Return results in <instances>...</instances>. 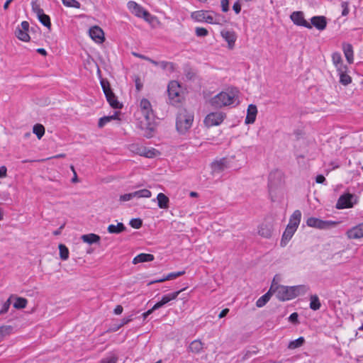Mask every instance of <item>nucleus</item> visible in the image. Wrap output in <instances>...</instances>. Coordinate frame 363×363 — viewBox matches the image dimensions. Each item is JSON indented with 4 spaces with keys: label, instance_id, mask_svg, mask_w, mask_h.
I'll return each mask as SVG.
<instances>
[{
    "label": "nucleus",
    "instance_id": "nucleus-1",
    "mask_svg": "<svg viewBox=\"0 0 363 363\" xmlns=\"http://www.w3.org/2000/svg\"><path fill=\"white\" fill-rule=\"evenodd\" d=\"M140 111L145 120V123H142L141 125L142 129H145L143 135L147 138H152L155 130L152 124L155 119V114L149 100L147 99H141L140 102Z\"/></svg>",
    "mask_w": 363,
    "mask_h": 363
},
{
    "label": "nucleus",
    "instance_id": "nucleus-2",
    "mask_svg": "<svg viewBox=\"0 0 363 363\" xmlns=\"http://www.w3.org/2000/svg\"><path fill=\"white\" fill-rule=\"evenodd\" d=\"M194 114L186 109L179 111L176 122L177 130L181 134H184L191 127Z\"/></svg>",
    "mask_w": 363,
    "mask_h": 363
},
{
    "label": "nucleus",
    "instance_id": "nucleus-3",
    "mask_svg": "<svg viewBox=\"0 0 363 363\" xmlns=\"http://www.w3.org/2000/svg\"><path fill=\"white\" fill-rule=\"evenodd\" d=\"M196 21L206 22L210 24H220L222 16L212 11L200 10L194 11L191 15Z\"/></svg>",
    "mask_w": 363,
    "mask_h": 363
},
{
    "label": "nucleus",
    "instance_id": "nucleus-4",
    "mask_svg": "<svg viewBox=\"0 0 363 363\" xmlns=\"http://www.w3.org/2000/svg\"><path fill=\"white\" fill-rule=\"evenodd\" d=\"M235 94L233 92L222 91L209 101L211 106L215 108L230 106L234 103Z\"/></svg>",
    "mask_w": 363,
    "mask_h": 363
},
{
    "label": "nucleus",
    "instance_id": "nucleus-5",
    "mask_svg": "<svg viewBox=\"0 0 363 363\" xmlns=\"http://www.w3.org/2000/svg\"><path fill=\"white\" fill-rule=\"evenodd\" d=\"M292 291L291 286L279 285L274 280L270 286V292L274 294L276 297L282 301L294 298V293Z\"/></svg>",
    "mask_w": 363,
    "mask_h": 363
},
{
    "label": "nucleus",
    "instance_id": "nucleus-6",
    "mask_svg": "<svg viewBox=\"0 0 363 363\" xmlns=\"http://www.w3.org/2000/svg\"><path fill=\"white\" fill-rule=\"evenodd\" d=\"M338 224V221L323 220L315 217H310L306 220L308 226L319 230H328L336 227Z\"/></svg>",
    "mask_w": 363,
    "mask_h": 363
},
{
    "label": "nucleus",
    "instance_id": "nucleus-7",
    "mask_svg": "<svg viewBox=\"0 0 363 363\" xmlns=\"http://www.w3.org/2000/svg\"><path fill=\"white\" fill-rule=\"evenodd\" d=\"M128 150L134 154L139 155L147 158L156 157L159 152L155 148H147L139 143H132L128 145Z\"/></svg>",
    "mask_w": 363,
    "mask_h": 363
},
{
    "label": "nucleus",
    "instance_id": "nucleus-8",
    "mask_svg": "<svg viewBox=\"0 0 363 363\" xmlns=\"http://www.w3.org/2000/svg\"><path fill=\"white\" fill-rule=\"evenodd\" d=\"M283 183L284 178L282 172L279 170L272 172L269 175L268 182L269 194H272L273 191L281 186Z\"/></svg>",
    "mask_w": 363,
    "mask_h": 363
},
{
    "label": "nucleus",
    "instance_id": "nucleus-9",
    "mask_svg": "<svg viewBox=\"0 0 363 363\" xmlns=\"http://www.w3.org/2000/svg\"><path fill=\"white\" fill-rule=\"evenodd\" d=\"M357 203V197L352 194H345L340 196L336 203L337 209H344L353 207Z\"/></svg>",
    "mask_w": 363,
    "mask_h": 363
},
{
    "label": "nucleus",
    "instance_id": "nucleus-10",
    "mask_svg": "<svg viewBox=\"0 0 363 363\" xmlns=\"http://www.w3.org/2000/svg\"><path fill=\"white\" fill-rule=\"evenodd\" d=\"M168 95L172 104L179 103L181 101L182 87L177 81H172L168 84Z\"/></svg>",
    "mask_w": 363,
    "mask_h": 363
},
{
    "label": "nucleus",
    "instance_id": "nucleus-11",
    "mask_svg": "<svg viewBox=\"0 0 363 363\" xmlns=\"http://www.w3.org/2000/svg\"><path fill=\"white\" fill-rule=\"evenodd\" d=\"M225 118V114L223 112H212L206 116L203 122L207 127H212L220 125Z\"/></svg>",
    "mask_w": 363,
    "mask_h": 363
},
{
    "label": "nucleus",
    "instance_id": "nucleus-12",
    "mask_svg": "<svg viewBox=\"0 0 363 363\" xmlns=\"http://www.w3.org/2000/svg\"><path fill=\"white\" fill-rule=\"evenodd\" d=\"M290 18L294 23L297 26H303L309 29L312 28L311 25L305 20L303 13L302 11H294L291 14Z\"/></svg>",
    "mask_w": 363,
    "mask_h": 363
},
{
    "label": "nucleus",
    "instance_id": "nucleus-13",
    "mask_svg": "<svg viewBox=\"0 0 363 363\" xmlns=\"http://www.w3.org/2000/svg\"><path fill=\"white\" fill-rule=\"evenodd\" d=\"M89 36L97 43H102L104 41V33L103 30L97 26H93L89 29Z\"/></svg>",
    "mask_w": 363,
    "mask_h": 363
},
{
    "label": "nucleus",
    "instance_id": "nucleus-14",
    "mask_svg": "<svg viewBox=\"0 0 363 363\" xmlns=\"http://www.w3.org/2000/svg\"><path fill=\"white\" fill-rule=\"evenodd\" d=\"M346 235L349 239H359L363 238V223H359L346 232Z\"/></svg>",
    "mask_w": 363,
    "mask_h": 363
},
{
    "label": "nucleus",
    "instance_id": "nucleus-15",
    "mask_svg": "<svg viewBox=\"0 0 363 363\" xmlns=\"http://www.w3.org/2000/svg\"><path fill=\"white\" fill-rule=\"evenodd\" d=\"M273 232V223L269 221L262 223L258 230V234L265 238H269Z\"/></svg>",
    "mask_w": 363,
    "mask_h": 363
},
{
    "label": "nucleus",
    "instance_id": "nucleus-16",
    "mask_svg": "<svg viewBox=\"0 0 363 363\" xmlns=\"http://www.w3.org/2000/svg\"><path fill=\"white\" fill-rule=\"evenodd\" d=\"M228 167V160L226 158H222L218 161L213 162L211 164L212 172L216 174H219Z\"/></svg>",
    "mask_w": 363,
    "mask_h": 363
},
{
    "label": "nucleus",
    "instance_id": "nucleus-17",
    "mask_svg": "<svg viewBox=\"0 0 363 363\" xmlns=\"http://www.w3.org/2000/svg\"><path fill=\"white\" fill-rule=\"evenodd\" d=\"M128 8L137 17L141 18L144 14L147 15V11L135 1H129L128 3Z\"/></svg>",
    "mask_w": 363,
    "mask_h": 363
},
{
    "label": "nucleus",
    "instance_id": "nucleus-18",
    "mask_svg": "<svg viewBox=\"0 0 363 363\" xmlns=\"http://www.w3.org/2000/svg\"><path fill=\"white\" fill-rule=\"evenodd\" d=\"M311 26H314L319 30H323L326 28L327 21L326 18L323 16H313L311 19Z\"/></svg>",
    "mask_w": 363,
    "mask_h": 363
},
{
    "label": "nucleus",
    "instance_id": "nucleus-19",
    "mask_svg": "<svg viewBox=\"0 0 363 363\" xmlns=\"http://www.w3.org/2000/svg\"><path fill=\"white\" fill-rule=\"evenodd\" d=\"M257 114V106L254 104H250L247 111V116L245 123L246 124H252L255 123Z\"/></svg>",
    "mask_w": 363,
    "mask_h": 363
},
{
    "label": "nucleus",
    "instance_id": "nucleus-20",
    "mask_svg": "<svg viewBox=\"0 0 363 363\" xmlns=\"http://www.w3.org/2000/svg\"><path fill=\"white\" fill-rule=\"evenodd\" d=\"M301 218V212L299 210L294 211L290 217L289 222L287 226H291V228L296 230L300 224Z\"/></svg>",
    "mask_w": 363,
    "mask_h": 363
},
{
    "label": "nucleus",
    "instance_id": "nucleus-21",
    "mask_svg": "<svg viewBox=\"0 0 363 363\" xmlns=\"http://www.w3.org/2000/svg\"><path fill=\"white\" fill-rule=\"evenodd\" d=\"M221 36L228 42V48L232 49L234 47L235 42L236 40V35L233 31L230 30H222Z\"/></svg>",
    "mask_w": 363,
    "mask_h": 363
},
{
    "label": "nucleus",
    "instance_id": "nucleus-22",
    "mask_svg": "<svg viewBox=\"0 0 363 363\" xmlns=\"http://www.w3.org/2000/svg\"><path fill=\"white\" fill-rule=\"evenodd\" d=\"M296 230L291 228V226H286L281 238L280 245L281 247H285L289 241L291 239L294 234Z\"/></svg>",
    "mask_w": 363,
    "mask_h": 363
},
{
    "label": "nucleus",
    "instance_id": "nucleus-23",
    "mask_svg": "<svg viewBox=\"0 0 363 363\" xmlns=\"http://www.w3.org/2000/svg\"><path fill=\"white\" fill-rule=\"evenodd\" d=\"M332 60L337 71H345L347 68L342 63L340 53L334 52L332 55Z\"/></svg>",
    "mask_w": 363,
    "mask_h": 363
},
{
    "label": "nucleus",
    "instance_id": "nucleus-24",
    "mask_svg": "<svg viewBox=\"0 0 363 363\" xmlns=\"http://www.w3.org/2000/svg\"><path fill=\"white\" fill-rule=\"evenodd\" d=\"M157 206L160 208L167 209L169 207V199L163 193H159L157 196Z\"/></svg>",
    "mask_w": 363,
    "mask_h": 363
},
{
    "label": "nucleus",
    "instance_id": "nucleus-25",
    "mask_svg": "<svg viewBox=\"0 0 363 363\" xmlns=\"http://www.w3.org/2000/svg\"><path fill=\"white\" fill-rule=\"evenodd\" d=\"M203 342L199 340H195L189 344L188 351L194 354H199L203 350Z\"/></svg>",
    "mask_w": 363,
    "mask_h": 363
},
{
    "label": "nucleus",
    "instance_id": "nucleus-26",
    "mask_svg": "<svg viewBox=\"0 0 363 363\" xmlns=\"http://www.w3.org/2000/svg\"><path fill=\"white\" fill-rule=\"evenodd\" d=\"M154 259L155 257L152 254L141 253L133 258V263L136 264L141 262H151Z\"/></svg>",
    "mask_w": 363,
    "mask_h": 363
},
{
    "label": "nucleus",
    "instance_id": "nucleus-27",
    "mask_svg": "<svg viewBox=\"0 0 363 363\" xmlns=\"http://www.w3.org/2000/svg\"><path fill=\"white\" fill-rule=\"evenodd\" d=\"M342 49L347 62L350 64L353 63V48L352 45L349 43H343Z\"/></svg>",
    "mask_w": 363,
    "mask_h": 363
},
{
    "label": "nucleus",
    "instance_id": "nucleus-28",
    "mask_svg": "<svg viewBox=\"0 0 363 363\" xmlns=\"http://www.w3.org/2000/svg\"><path fill=\"white\" fill-rule=\"evenodd\" d=\"M125 230L126 228L122 223H118L117 225L111 224L107 228L108 232L111 234H119Z\"/></svg>",
    "mask_w": 363,
    "mask_h": 363
},
{
    "label": "nucleus",
    "instance_id": "nucleus-29",
    "mask_svg": "<svg viewBox=\"0 0 363 363\" xmlns=\"http://www.w3.org/2000/svg\"><path fill=\"white\" fill-rule=\"evenodd\" d=\"M106 98L112 108H121L122 107V104L118 101L117 97L113 92L106 94Z\"/></svg>",
    "mask_w": 363,
    "mask_h": 363
},
{
    "label": "nucleus",
    "instance_id": "nucleus-30",
    "mask_svg": "<svg viewBox=\"0 0 363 363\" xmlns=\"http://www.w3.org/2000/svg\"><path fill=\"white\" fill-rule=\"evenodd\" d=\"M184 273H185L184 271H181V272H172V273H169L166 277H163L162 279H160L151 281L149 284H154V283L163 282V281H164L166 280L173 279H175V278H177V277H178L179 276H182V275L184 274Z\"/></svg>",
    "mask_w": 363,
    "mask_h": 363
},
{
    "label": "nucleus",
    "instance_id": "nucleus-31",
    "mask_svg": "<svg viewBox=\"0 0 363 363\" xmlns=\"http://www.w3.org/2000/svg\"><path fill=\"white\" fill-rule=\"evenodd\" d=\"M133 199H142V198H150L152 196V193L150 190L147 189H140L135 191L132 192Z\"/></svg>",
    "mask_w": 363,
    "mask_h": 363
},
{
    "label": "nucleus",
    "instance_id": "nucleus-32",
    "mask_svg": "<svg viewBox=\"0 0 363 363\" xmlns=\"http://www.w3.org/2000/svg\"><path fill=\"white\" fill-rule=\"evenodd\" d=\"M81 238L83 242L88 244L96 243L100 240V237L98 235L94 233L83 235Z\"/></svg>",
    "mask_w": 363,
    "mask_h": 363
},
{
    "label": "nucleus",
    "instance_id": "nucleus-33",
    "mask_svg": "<svg viewBox=\"0 0 363 363\" xmlns=\"http://www.w3.org/2000/svg\"><path fill=\"white\" fill-rule=\"evenodd\" d=\"M273 294L272 292H270V289L267 293L262 296L260 298H258V300L256 302V306L258 308L263 307L270 299V297Z\"/></svg>",
    "mask_w": 363,
    "mask_h": 363
},
{
    "label": "nucleus",
    "instance_id": "nucleus-34",
    "mask_svg": "<svg viewBox=\"0 0 363 363\" xmlns=\"http://www.w3.org/2000/svg\"><path fill=\"white\" fill-rule=\"evenodd\" d=\"M321 306L319 298L317 295H311L310 297V308L313 311L319 310Z\"/></svg>",
    "mask_w": 363,
    "mask_h": 363
},
{
    "label": "nucleus",
    "instance_id": "nucleus-35",
    "mask_svg": "<svg viewBox=\"0 0 363 363\" xmlns=\"http://www.w3.org/2000/svg\"><path fill=\"white\" fill-rule=\"evenodd\" d=\"M184 289L164 295L162 297V299L160 300L164 305L169 303L172 300H174L177 298L179 294L183 291Z\"/></svg>",
    "mask_w": 363,
    "mask_h": 363
},
{
    "label": "nucleus",
    "instance_id": "nucleus-36",
    "mask_svg": "<svg viewBox=\"0 0 363 363\" xmlns=\"http://www.w3.org/2000/svg\"><path fill=\"white\" fill-rule=\"evenodd\" d=\"M15 33L16 37L22 41L28 42L30 40V36L28 31L23 30V29H20L19 27L16 28Z\"/></svg>",
    "mask_w": 363,
    "mask_h": 363
},
{
    "label": "nucleus",
    "instance_id": "nucleus-37",
    "mask_svg": "<svg viewBox=\"0 0 363 363\" xmlns=\"http://www.w3.org/2000/svg\"><path fill=\"white\" fill-rule=\"evenodd\" d=\"M291 289H293L292 292L294 293V298L299 295L304 294L309 289L308 286L306 285L294 286H291Z\"/></svg>",
    "mask_w": 363,
    "mask_h": 363
},
{
    "label": "nucleus",
    "instance_id": "nucleus-38",
    "mask_svg": "<svg viewBox=\"0 0 363 363\" xmlns=\"http://www.w3.org/2000/svg\"><path fill=\"white\" fill-rule=\"evenodd\" d=\"M305 342V339L303 337H300L295 340L291 341L288 345V349L294 350L298 347H301Z\"/></svg>",
    "mask_w": 363,
    "mask_h": 363
},
{
    "label": "nucleus",
    "instance_id": "nucleus-39",
    "mask_svg": "<svg viewBox=\"0 0 363 363\" xmlns=\"http://www.w3.org/2000/svg\"><path fill=\"white\" fill-rule=\"evenodd\" d=\"M39 21L45 27L50 28L51 23L49 16L44 13V12L37 16Z\"/></svg>",
    "mask_w": 363,
    "mask_h": 363
},
{
    "label": "nucleus",
    "instance_id": "nucleus-40",
    "mask_svg": "<svg viewBox=\"0 0 363 363\" xmlns=\"http://www.w3.org/2000/svg\"><path fill=\"white\" fill-rule=\"evenodd\" d=\"M340 75V82L343 85L349 84L352 79L351 77L345 73L346 69L345 71H337Z\"/></svg>",
    "mask_w": 363,
    "mask_h": 363
},
{
    "label": "nucleus",
    "instance_id": "nucleus-41",
    "mask_svg": "<svg viewBox=\"0 0 363 363\" xmlns=\"http://www.w3.org/2000/svg\"><path fill=\"white\" fill-rule=\"evenodd\" d=\"M33 132L38 139H40L45 134V128L41 124H35L33 128Z\"/></svg>",
    "mask_w": 363,
    "mask_h": 363
},
{
    "label": "nucleus",
    "instance_id": "nucleus-42",
    "mask_svg": "<svg viewBox=\"0 0 363 363\" xmlns=\"http://www.w3.org/2000/svg\"><path fill=\"white\" fill-rule=\"evenodd\" d=\"M60 257L62 260H67L69 258V250L63 244L59 245Z\"/></svg>",
    "mask_w": 363,
    "mask_h": 363
},
{
    "label": "nucleus",
    "instance_id": "nucleus-43",
    "mask_svg": "<svg viewBox=\"0 0 363 363\" xmlns=\"http://www.w3.org/2000/svg\"><path fill=\"white\" fill-rule=\"evenodd\" d=\"M28 301L25 298L18 297L13 303V307L18 309L25 308Z\"/></svg>",
    "mask_w": 363,
    "mask_h": 363
},
{
    "label": "nucleus",
    "instance_id": "nucleus-44",
    "mask_svg": "<svg viewBox=\"0 0 363 363\" xmlns=\"http://www.w3.org/2000/svg\"><path fill=\"white\" fill-rule=\"evenodd\" d=\"M62 4L67 7L79 9L80 3L76 0H62Z\"/></svg>",
    "mask_w": 363,
    "mask_h": 363
},
{
    "label": "nucleus",
    "instance_id": "nucleus-45",
    "mask_svg": "<svg viewBox=\"0 0 363 363\" xmlns=\"http://www.w3.org/2000/svg\"><path fill=\"white\" fill-rule=\"evenodd\" d=\"M13 330L11 325H2L0 326V335L1 337L9 335Z\"/></svg>",
    "mask_w": 363,
    "mask_h": 363
},
{
    "label": "nucleus",
    "instance_id": "nucleus-46",
    "mask_svg": "<svg viewBox=\"0 0 363 363\" xmlns=\"http://www.w3.org/2000/svg\"><path fill=\"white\" fill-rule=\"evenodd\" d=\"M32 11L36 14V16L43 12V10L40 8L37 1H33L31 2Z\"/></svg>",
    "mask_w": 363,
    "mask_h": 363
},
{
    "label": "nucleus",
    "instance_id": "nucleus-47",
    "mask_svg": "<svg viewBox=\"0 0 363 363\" xmlns=\"http://www.w3.org/2000/svg\"><path fill=\"white\" fill-rule=\"evenodd\" d=\"M130 225L133 228L139 229L143 225V221L140 218H133L130 221Z\"/></svg>",
    "mask_w": 363,
    "mask_h": 363
},
{
    "label": "nucleus",
    "instance_id": "nucleus-48",
    "mask_svg": "<svg viewBox=\"0 0 363 363\" xmlns=\"http://www.w3.org/2000/svg\"><path fill=\"white\" fill-rule=\"evenodd\" d=\"M101 85L103 89L104 93L105 96L106 94L112 93V90L110 88V84L108 81L101 80Z\"/></svg>",
    "mask_w": 363,
    "mask_h": 363
},
{
    "label": "nucleus",
    "instance_id": "nucleus-49",
    "mask_svg": "<svg viewBox=\"0 0 363 363\" xmlns=\"http://www.w3.org/2000/svg\"><path fill=\"white\" fill-rule=\"evenodd\" d=\"M113 120V118L111 116H104L101 118L98 123V126L99 128H103L106 123H109Z\"/></svg>",
    "mask_w": 363,
    "mask_h": 363
},
{
    "label": "nucleus",
    "instance_id": "nucleus-50",
    "mask_svg": "<svg viewBox=\"0 0 363 363\" xmlns=\"http://www.w3.org/2000/svg\"><path fill=\"white\" fill-rule=\"evenodd\" d=\"M117 361H118V357L116 355L112 354L109 357L102 359L100 362L101 363H116Z\"/></svg>",
    "mask_w": 363,
    "mask_h": 363
},
{
    "label": "nucleus",
    "instance_id": "nucleus-51",
    "mask_svg": "<svg viewBox=\"0 0 363 363\" xmlns=\"http://www.w3.org/2000/svg\"><path fill=\"white\" fill-rule=\"evenodd\" d=\"M208 33V31L204 28L198 27L196 28V35L199 37L206 36Z\"/></svg>",
    "mask_w": 363,
    "mask_h": 363
},
{
    "label": "nucleus",
    "instance_id": "nucleus-52",
    "mask_svg": "<svg viewBox=\"0 0 363 363\" xmlns=\"http://www.w3.org/2000/svg\"><path fill=\"white\" fill-rule=\"evenodd\" d=\"M158 66H160L162 69H169V68L171 69H173V68H174L173 64L172 62H166V61L159 62Z\"/></svg>",
    "mask_w": 363,
    "mask_h": 363
},
{
    "label": "nucleus",
    "instance_id": "nucleus-53",
    "mask_svg": "<svg viewBox=\"0 0 363 363\" xmlns=\"http://www.w3.org/2000/svg\"><path fill=\"white\" fill-rule=\"evenodd\" d=\"M349 4L347 1H342L341 2V7L342 9V16H346L349 13V8H348Z\"/></svg>",
    "mask_w": 363,
    "mask_h": 363
},
{
    "label": "nucleus",
    "instance_id": "nucleus-54",
    "mask_svg": "<svg viewBox=\"0 0 363 363\" xmlns=\"http://www.w3.org/2000/svg\"><path fill=\"white\" fill-rule=\"evenodd\" d=\"M133 199V193L123 194L120 196V201L125 202Z\"/></svg>",
    "mask_w": 363,
    "mask_h": 363
},
{
    "label": "nucleus",
    "instance_id": "nucleus-55",
    "mask_svg": "<svg viewBox=\"0 0 363 363\" xmlns=\"http://www.w3.org/2000/svg\"><path fill=\"white\" fill-rule=\"evenodd\" d=\"M298 313L294 312L290 315V316L289 317V320L294 324H297V323H298Z\"/></svg>",
    "mask_w": 363,
    "mask_h": 363
},
{
    "label": "nucleus",
    "instance_id": "nucleus-56",
    "mask_svg": "<svg viewBox=\"0 0 363 363\" xmlns=\"http://www.w3.org/2000/svg\"><path fill=\"white\" fill-rule=\"evenodd\" d=\"M141 18H143L147 22L150 23H152L156 19V18L152 16L147 11V15L144 14Z\"/></svg>",
    "mask_w": 363,
    "mask_h": 363
},
{
    "label": "nucleus",
    "instance_id": "nucleus-57",
    "mask_svg": "<svg viewBox=\"0 0 363 363\" xmlns=\"http://www.w3.org/2000/svg\"><path fill=\"white\" fill-rule=\"evenodd\" d=\"M141 18H143L147 22L150 23H152L156 19V18L152 16L147 11V15L144 14Z\"/></svg>",
    "mask_w": 363,
    "mask_h": 363
},
{
    "label": "nucleus",
    "instance_id": "nucleus-58",
    "mask_svg": "<svg viewBox=\"0 0 363 363\" xmlns=\"http://www.w3.org/2000/svg\"><path fill=\"white\" fill-rule=\"evenodd\" d=\"M221 8L223 12H227L229 10V1L228 0H221Z\"/></svg>",
    "mask_w": 363,
    "mask_h": 363
},
{
    "label": "nucleus",
    "instance_id": "nucleus-59",
    "mask_svg": "<svg viewBox=\"0 0 363 363\" xmlns=\"http://www.w3.org/2000/svg\"><path fill=\"white\" fill-rule=\"evenodd\" d=\"M133 320V315H129L128 317H125L121 320V323L118 328L123 326L124 325H126L129 322H130Z\"/></svg>",
    "mask_w": 363,
    "mask_h": 363
},
{
    "label": "nucleus",
    "instance_id": "nucleus-60",
    "mask_svg": "<svg viewBox=\"0 0 363 363\" xmlns=\"http://www.w3.org/2000/svg\"><path fill=\"white\" fill-rule=\"evenodd\" d=\"M233 9L234 11L238 14L241 11V6L238 1L235 2L233 6Z\"/></svg>",
    "mask_w": 363,
    "mask_h": 363
},
{
    "label": "nucleus",
    "instance_id": "nucleus-61",
    "mask_svg": "<svg viewBox=\"0 0 363 363\" xmlns=\"http://www.w3.org/2000/svg\"><path fill=\"white\" fill-rule=\"evenodd\" d=\"M7 175V169L5 166L0 167V178L6 177Z\"/></svg>",
    "mask_w": 363,
    "mask_h": 363
},
{
    "label": "nucleus",
    "instance_id": "nucleus-62",
    "mask_svg": "<svg viewBox=\"0 0 363 363\" xmlns=\"http://www.w3.org/2000/svg\"><path fill=\"white\" fill-rule=\"evenodd\" d=\"M20 29H23V30L28 31L29 28V23L28 21H23L21 24V27H19Z\"/></svg>",
    "mask_w": 363,
    "mask_h": 363
},
{
    "label": "nucleus",
    "instance_id": "nucleus-63",
    "mask_svg": "<svg viewBox=\"0 0 363 363\" xmlns=\"http://www.w3.org/2000/svg\"><path fill=\"white\" fill-rule=\"evenodd\" d=\"M325 181V178L323 175L319 174L315 178V182L318 184H323Z\"/></svg>",
    "mask_w": 363,
    "mask_h": 363
},
{
    "label": "nucleus",
    "instance_id": "nucleus-64",
    "mask_svg": "<svg viewBox=\"0 0 363 363\" xmlns=\"http://www.w3.org/2000/svg\"><path fill=\"white\" fill-rule=\"evenodd\" d=\"M123 310V307L121 305H118L114 309V313L116 315H120L122 313Z\"/></svg>",
    "mask_w": 363,
    "mask_h": 363
}]
</instances>
